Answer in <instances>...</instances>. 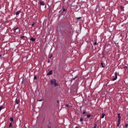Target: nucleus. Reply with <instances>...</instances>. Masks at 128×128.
<instances>
[{"label": "nucleus", "instance_id": "ddd939ff", "mask_svg": "<svg viewBox=\"0 0 128 128\" xmlns=\"http://www.w3.org/2000/svg\"><path fill=\"white\" fill-rule=\"evenodd\" d=\"M4 106H0V112L2 110H4Z\"/></svg>", "mask_w": 128, "mask_h": 128}, {"label": "nucleus", "instance_id": "a878e982", "mask_svg": "<svg viewBox=\"0 0 128 128\" xmlns=\"http://www.w3.org/2000/svg\"><path fill=\"white\" fill-rule=\"evenodd\" d=\"M42 100H44L43 99H40V100H38V102H42Z\"/></svg>", "mask_w": 128, "mask_h": 128}, {"label": "nucleus", "instance_id": "4be33fe9", "mask_svg": "<svg viewBox=\"0 0 128 128\" xmlns=\"http://www.w3.org/2000/svg\"><path fill=\"white\" fill-rule=\"evenodd\" d=\"M80 122H84V119L82 118H80Z\"/></svg>", "mask_w": 128, "mask_h": 128}, {"label": "nucleus", "instance_id": "423d86ee", "mask_svg": "<svg viewBox=\"0 0 128 128\" xmlns=\"http://www.w3.org/2000/svg\"><path fill=\"white\" fill-rule=\"evenodd\" d=\"M52 74V70H50L48 73V76H50Z\"/></svg>", "mask_w": 128, "mask_h": 128}, {"label": "nucleus", "instance_id": "72a5a7b5", "mask_svg": "<svg viewBox=\"0 0 128 128\" xmlns=\"http://www.w3.org/2000/svg\"><path fill=\"white\" fill-rule=\"evenodd\" d=\"M75 128H78V127H76Z\"/></svg>", "mask_w": 128, "mask_h": 128}, {"label": "nucleus", "instance_id": "7c9ffc66", "mask_svg": "<svg viewBox=\"0 0 128 128\" xmlns=\"http://www.w3.org/2000/svg\"><path fill=\"white\" fill-rule=\"evenodd\" d=\"M50 58H52V56H50Z\"/></svg>", "mask_w": 128, "mask_h": 128}, {"label": "nucleus", "instance_id": "1a4fd4ad", "mask_svg": "<svg viewBox=\"0 0 128 128\" xmlns=\"http://www.w3.org/2000/svg\"><path fill=\"white\" fill-rule=\"evenodd\" d=\"M30 40H31L32 42H36V38H30Z\"/></svg>", "mask_w": 128, "mask_h": 128}, {"label": "nucleus", "instance_id": "f3484780", "mask_svg": "<svg viewBox=\"0 0 128 128\" xmlns=\"http://www.w3.org/2000/svg\"><path fill=\"white\" fill-rule=\"evenodd\" d=\"M10 120L11 122H14V118H10Z\"/></svg>", "mask_w": 128, "mask_h": 128}, {"label": "nucleus", "instance_id": "2f4dec72", "mask_svg": "<svg viewBox=\"0 0 128 128\" xmlns=\"http://www.w3.org/2000/svg\"><path fill=\"white\" fill-rule=\"evenodd\" d=\"M1 56H2V54H0V58H1Z\"/></svg>", "mask_w": 128, "mask_h": 128}, {"label": "nucleus", "instance_id": "c85d7f7f", "mask_svg": "<svg viewBox=\"0 0 128 128\" xmlns=\"http://www.w3.org/2000/svg\"><path fill=\"white\" fill-rule=\"evenodd\" d=\"M128 124H126L125 125V128H128Z\"/></svg>", "mask_w": 128, "mask_h": 128}, {"label": "nucleus", "instance_id": "c756f323", "mask_svg": "<svg viewBox=\"0 0 128 128\" xmlns=\"http://www.w3.org/2000/svg\"><path fill=\"white\" fill-rule=\"evenodd\" d=\"M76 78H78L77 76H76L75 78H74L72 80H76Z\"/></svg>", "mask_w": 128, "mask_h": 128}, {"label": "nucleus", "instance_id": "6e6552de", "mask_svg": "<svg viewBox=\"0 0 128 128\" xmlns=\"http://www.w3.org/2000/svg\"><path fill=\"white\" fill-rule=\"evenodd\" d=\"M120 10L122 11V12H124V7L123 6H120Z\"/></svg>", "mask_w": 128, "mask_h": 128}, {"label": "nucleus", "instance_id": "0eeeda50", "mask_svg": "<svg viewBox=\"0 0 128 128\" xmlns=\"http://www.w3.org/2000/svg\"><path fill=\"white\" fill-rule=\"evenodd\" d=\"M85 116H86L87 118H92V115L88 114H86Z\"/></svg>", "mask_w": 128, "mask_h": 128}, {"label": "nucleus", "instance_id": "39448f33", "mask_svg": "<svg viewBox=\"0 0 128 128\" xmlns=\"http://www.w3.org/2000/svg\"><path fill=\"white\" fill-rule=\"evenodd\" d=\"M40 6H44V2L43 1L40 2Z\"/></svg>", "mask_w": 128, "mask_h": 128}, {"label": "nucleus", "instance_id": "7ed1b4c3", "mask_svg": "<svg viewBox=\"0 0 128 128\" xmlns=\"http://www.w3.org/2000/svg\"><path fill=\"white\" fill-rule=\"evenodd\" d=\"M18 30V32H20V28L18 27H14V32H16V30Z\"/></svg>", "mask_w": 128, "mask_h": 128}, {"label": "nucleus", "instance_id": "cd10ccee", "mask_svg": "<svg viewBox=\"0 0 128 128\" xmlns=\"http://www.w3.org/2000/svg\"><path fill=\"white\" fill-rule=\"evenodd\" d=\"M36 78H37L36 76H34V80H36Z\"/></svg>", "mask_w": 128, "mask_h": 128}, {"label": "nucleus", "instance_id": "6ab92c4d", "mask_svg": "<svg viewBox=\"0 0 128 128\" xmlns=\"http://www.w3.org/2000/svg\"><path fill=\"white\" fill-rule=\"evenodd\" d=\"M101 66H102V68H104V63L102 62V63H101Z\"/></svg>", "mask_w": 128, "mask_h": 128}, {"label": "nucleus", "instance_id": "b1692460", "mask_svg": "<svg viewBox=\"0 0 128 128\" xmlns=\"http://www.w3.org/2000/svg\"><path fill=\"white\" fill-rule=\"evenodd\" d=\"M124 70H126V68H128V66H125L124 67Z\"/></svg>", "mask_w": 128, "mask_h": 128}, {"label": "nucleus", "instance_id": "f8f14e48", "mask_svg": "<svg viewBox=\"0 0 128 128\" xmlns=\"http://www.w3.org/2000/svg\"><path fill=\"white\" fill-rule=\"evenodd\" d=\"M12 122H11L10 124H9V128H12Z\"/></svg>", "mask_w": 128, "mask_h": 128}, {"label": "nucleus", "instance_id": "473e14b6", "mask_svg": "<svg viewBox=\"0 0 128 128\" xmlns=\"http://www.w3.org/2000/svg\"><path fill=\"white\" fill-rule=\"evenodd\" d=\"M66 106H68V104H66Z\"/></svg>", "mask_w": 128, "mask_h": 128}, {"label": "nucleus", "instance_id": "aec40b11", "mask_svg": "<svg viewBox=\"0 0 128 128\" xmlns=\"http://www.w3.org/2000/svg\"><path fill=\"white\" fill-rule=\"evenodd\" d=\"M96 126H97L96 123H94V128H96Z\"/></svg>", "mask_w": 128, "mask_h": 128}, {"label": "nucleus", "instance_id": "bb28decb", "mask_svg": "<svg viewBox=\"0 0 128 128\" xmlns=\"http://www.w3.org/2000/svg\"><path fill=\"white\" fill-rule=\"evenodd\" d=\"M35 24L36 23L33 22V24H32V26H34Z\"/></svg>", "mask_w": 128, "mask_h": 128}, {"label": "nucleus", "instance_id": "4468645a", "mask_svg": "<svg viewBox=\"0 0 128 128\" xmlns=\"http://www.w3.org/2000/svg\"><path fill=\"white\" fill-rule=\"evenodd\" d=\"M24 38H25V36H20V38H21L22 40H24Z\"/></svg>", "mask_w": 128, "mask_h": 128}, {"label": "nucleus", "instance_id": "5701e85b", "mask_svg": "<svg viewBox=\"0 0 128 128\" xmlns=\"http://www.w3.org/2000/svg\"><path fill=\"white\" fill-rule=\"evenodd\" d=\"M62 10L63 12H66V10L64 8H62Z\"/></svg>", "mask_w": 128, "mask_h": 128}, {"label": "nucleus", "instance_id": "9b49d317", "mask_svg": "<svg viewBox=\"0 0 128 128\" xmlns=\"http://www.w3.org/2000/svg\"><path fill=\"white\" fill-rule=\"evenodd\" d=\"M20 14V11L18 10V11L16 12V16H18V14Z\"/></svg>", "mask_w": 128, "mask_h": 128}, {"label": "nucleus", "instance_id": "f257e3e1", "mask_svg": "<svg viewBox=\"0 0 128 128\" xmlns=\"http://www.w3.org/2000/svg\"><path fill=\"white\" fill-rule=\"evenodd\" d=\"M51 86H58V84L56 82V80L52 79L50 80Z\"/></svg>", "mask_w": 128, "mask_h": 128}, {"label": "nucleus", "instance_id": "393cba45", "mask_svg": "<svg viewBox=\"0 0 128 128\" xmlns=\"http://www.w3.org/2000/svg\"><path fill=\"white\" fill-rule=\"evenodd\" d=\"M82 18V17H78L76 18L77 20H80Z\"/></svg>", "mask_w": 128, "mask_h": 128}, {"label": "nucleus", "instance_id": "2eb2a0df", "mask_svg": "<svg viewBox=\"0 0 128 128\" xmlns=\"http://www.w3.org/2000/svg\"><path fill=\"white\" fill-rule=\"evenodd\" d=\"M96 44H97V42H96V40H94V42L93 43V44H94V46H96Z\"/></svg>", "mask_w": 128, "mask_h": 128}, {"label": "nucleus", "instance_id": "412c9836", "mask_svg": "<svg viewBox=\"0 0 128 128\" xmlns=\"http://www.w3.org/2000/svg\"><path fill=\"white\" fill-rule=\"evenodd\" d=\"M86 114V110H84L82 112V114Z\"/></svg>", "mask_w": 128, "mask_h": 128}, {"label": "nucleus", "instance_id": "f03ea898", "mask_svg": "<svg viewBox=\"0 0 128 128\" xmlns=\"http://www.w3.org/2000/svg\"><path fill=\"white\" fill-rule=\"evenodd\" d=\"M118 80V72H114V76L112 78V80L114 82V80Z\"/></svg>", "mask_w": 128, "mask_h": 128}, {"label": "nucleus", "instance_id": "a211bd4d", "mask_svg": "<svg viewBox=\"0 0 128 128\" xmlns=\"http://www.w3.org/2000/svg\"><path fill=\"white\" fill-rule=\"evenodd\" d=\"M16 104H18V103L20 102V101L18 100H16Z\"/></svg>", "mask_w": 128, "mask_h": 128}, {"label": "nucleus", "instance_id": "9d476101", "mask_svg": "<svg viewBox=\"0 0 128 128\" xmlns=\"http://www.w3.org/2000/svg\"><path fill=\"white\" fill-rule=\"evenodd\" d=\"M104 116H106V114H102V116H101L100 118H104Z\"/></svg>", "mask_w": 128, "mask_h": 128}, {"label": "nucleus", "instance_id": "f704fd0d", "mask_svg": "<svg viewBox=\"0 0 128 128\" xmlns=\"http://www.w3.org/2000/svg\"><path fill=\"white\" fill-rule=\"evenodd\" d=\"M102 56H104V53H102Z\"/></svg>", "mask_w": 128, "mask_h": 128}, {"label": "nucleus", "instance_id": "dca6fc26", "mask_svg": "<svg viewBox=\"0 0 128 128\" xmlns=\"http://www.w3.org/2000/svg\"><path fill=\"white\" fill-rule=\"evenodd\" d=\"M120 121H118L117 126H120Z\"/></svg>", "mask_w": 128, "mask_h": 128}, {"label": "nucleus", "instance_id": "c9c22d12", "mask_svg": "<svg viewBox=\"0 0 128 128\" xmlns=\"http://www.w3.org/2000/svg\"><path fill=\"white\" fill-rule=\"evenodd\" d=\"M120 36H122V34H120Z\"/></svg>", "mask_w": 128, "mask_h": 128}, {"label": "nucleus", "instance_id": "20e7f679", "mask_svg": "<svg viewBox=\"0 0 128 128\" xmlns=\"http://www.w3.org/2000/svg\"><path fill=\"white\" fill-rule=\"evenodd\" d=\"M118 121L120 122V118H122V117H120V114H118Z\"/></svg>", "mask_w": 128, "mask_h": 128}]
</instances>
